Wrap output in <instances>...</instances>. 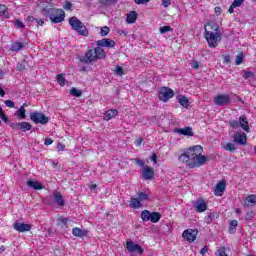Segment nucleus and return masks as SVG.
Listing matches in <instances>:
<instances>
[{
  "mask_svg": "<svg viewBox=\"0 0 256 256\" xmlns=\"http://www.w3.org/2000/svg\"><path fill=\"white\" fill-rule=\"evenodd\" d=\"M203 147L196 145L187 148L183 154L179 156L180 163H185L188 169H198L203 167L209 161V157L202 155Z\"/></svg>",
  "mask_w": 256,
  "mask_h": 256,
  "instance_id": "f257e3e1",
  "label": "nucleus"
},
{
  "mask_svg": "<svg viewBox=\"0 0 256 256\" xmlns=\"http://www.w3.org/2000/svg\"><path fill=\"white\" fill-rule=\"evenodd\" d=\"M40 13L43 17L50 19L51 23H63L65 21V11L63 9L55 8L53 0H46L41 8Z\"/></svg>",
  "mask_w": 256,
  "mask_h": 256,
  "instance_id": "f03ea898",
  "label": "nucleus"
},
{
  "mask_svg": "<svg viewBox=\"0 0 256 256\" xmlns=\"http://www.w3.org/2000/svg\"><path fill=\"white\" fill-rule=\"evenodd\" d=\"M204 39H206L208 47H211L212 49L219 47V42H221L219 24L215 22H207L204 25Z\"/></svg>",
  "mask_w": 256,
  "mask_h": 256,
  "instance_id": "7ed1b4c3",
  "label": "nucleus"
},
{
  "mask_svg": "<svg viewBox=\"0 0 256 256\" xmlns=\"http://www.w3.org/2000/svg\"><path fill=\"white\" fill-rule=\"evenodd\" d=\"M105 57H107V55L105 54V50L98 46L95 49H90L87 51L84 58V63H93V61L105 59Z\"/></svg>",
  "mask_w": 256,
  "mask_h": 256,
  "instance_id": "20e7f679",
  "label": "nucleus"
},
{
  "mask_svg": "<svg viewBox=\"0 0 256 256\" xmlns=\"http://www.w3.org/2000/svg\"><path fill=\"white\" fill-rule=\"evenodd\" d=\"M69 25L73 31H77L78 35H82L83 37H87L89 35V31L87 30V26L79 18L73 16L69 19Z\"/></svg>",
  "mask_w": 256,
  "mask_h": 256,
  "instance_id": "39448f33",
  "label": "nucleus"
},
{
  "mask_svg": "<svg viewBox=\"0 0 256 256\" xmlns=\"http://www.w3.org/2000/svg\"><path fill=\"white\" fill-rule=\"evenodd\" d=\"M174 96L175 92L173 91V89L168 87H162L160 88L158 99L160 101H163L164 103H167V101H169V99H173Z\"/></svg>",
  "mask_w": 256,
  "mask_h": 256,
  "instance_id": "423d86ee",
  "label": "nucleus"
},
{
  "mask_svg": "<svg viewBox=\"0 0 256 256\" xmlns=\"http://www.w3.org/2000/svg\"><path fill=\"white\" fill-rule=\"evenodd\" d=\"M30 119L36 125H47L49 123V117L41 112H33L30 114Z\"/></svg>",
  "mask_w": 256,
  "mask_h": 256,
  "instance_id": "0eeeda50",
  "label": "nucleus"
},
{
  "mask_svg": "<svg viewBox=\"0 0 256 256\" xmlns=\"http://www.w3.org/2000/svg\"><path fill=\"white\" fill-rule=\"evenodd\" d=\"M198 234L199 231L197 229H186L182 233V237L185 239V241H188V243H193V241L197 239Z\"/></svg>",
  "mask_w": 256,
  "mask_h": 256,
  "instance_id": "6e6552de",
  "label": "nucleus"
},
{
  "mask_svg": "<svg viewBox=\"0 0 256 256\" xmlns=\"http://www.w3.org/2000/svg\"><path fill=\"white\" fill-rule=\"evenodd\" d=\"M214 103L220 107L229 105L231 103V97L227 94H219L214 97Z\"/></svg>",
  "mask_w": 256,
  "mask_h": 256,
  "instance_id": "1a4fd4ad",
  "label": "nucleus"
},
{
  "mask_svg": "<svg viewBox=\"0 0 256 256\" xmlns=\"http://www.w3.org/2000/svg\"><path fill=\"white\" fill-rule=\"evenodd\" d=\"M126 249L128 253H139V255H143V247L133 241L126 242Z\"/></svg>",
  "mask_w": 256,
  "mask_h": 256,
  "instance_id": "9d476101",
  "label": "nucleus"
},
{
  "mask_svg": "<svg viewBox=\"0 0 256 256\" xmlns=\"http://www.w3.org/2000/svg\"><path fill=\"white\" fill-rule=\"evenodd\" d=\"M11 129H14V131H31V124L28 122H17L10 124Z\"/></svg>",
  "mask_w": 256,
  "mask_h": 256,
  "instance_id": "9b49d317",
  "label": "nucleus"
},
{
  "mask_svg": "<svg viewBox=\"0 0 256 256\" xmlns=\"http://www.w3.org/2000/svg\"><path fill=\"white\" fill-rule=\"evenodd\" d=\"M232 139L237 145H247V134L245 132H236Z\"/></svg>",
  "mask_w": 256,
  "mask_h": 256,
  "instance_id": "f8f14e48",
  "label": "nucleus"
},
{
  "mask_svg": "<svg viewBox=\"0 0 256 256\" xmlns=\"http://www.w3.org/2000/svg\"><path fill=\"white\" fill-rule=\"evenodd\" d=\"M194 209L197 213H203L207 211V202H205L203 198H199L194 204Z\"/></svg>",
  "mask_w": 256,
  "mask_h": 256,
  "instance_id": "ddd939ff",
  "label": "nucleus"
},
{
  "mask_svg": "<svg viewBox=\"0 0 256 256\" xmlns=\"http://www.w3.org/2000/svg\"><path fill=\"white\" fill-rule=\"evenodd\" d=\"M225 189H227V182H225V180L218 182L214 190V195H216V197H221L225 192Z\"/></svg>",
  "mask_w": 256,
  "mask_h": 256,
  "instance_id": "4468645a",
  "label": "nucleus"
},
{
  "mask_svg": "<svg viewBox=\"0 0 256 256\" xmlns=\"http://www.w3.org/2000/svg\"><path fill=\"white\" fill-rule=\"evenodd\" d=\"M13 227H14L15 231H18V233H25L27 231H31V225L30 224L15 222L13 224Z\"/></svg>",
  "mask_w": 256,
  "mask_h": 256,
  "instance_id": "2eb2a0df",
  "label": "nucleus"
},
{
  "mask_svg": "<svg viewBox=\"0 0 256 256\" xmlns=\"http://www.w3.org/2000/svg\"><path fill=\"white\" fill-rule=\"evenodd\" d=\"M142 177H143L144 181H149V180L153 179V177H155V171L153 170V168H151L149 166H145L142 171Z\"/></svg>",
  "mask_w": 256,
  "mask_h": 256,
  "instance_id": "dca6fc26",
  "label": "nucleus"
},
{
  "mask_svg": "<svg viewBox=\"0 0 256 256\" xmlns=\"http://www.w3.org/2000/svg\"><path fill=\"white\" fill-rule=\"evenodd\" d=\"M174 133H178V135H184L185 137H193V128L187 126L185 128H176L174 129Z\"/></svg>",
  "mask_w": 256,
  "mask_h": 256,
  "instance_id": "f3484780",
  "label": "nucleus"
},
{
  "mask_svg": "<svg viewBox=\"0 0 256 256\" xmlns=\"http://www.w3.org/2000/svg\"><path fill=\"white\" fill-rule=\"evenodd\" d=\"M96 45L98 47H108V49H113V47H115V42L109 38H104V39L98 40L96 42Z\"/></svg>",
  "mask_w": 256,
  "mask_h": 256,
  "instance_id": "a211bd4d",
  "label": "nucleus"
},
{
  "mask_svg": "<svg viewBox=\"0 0 256 256\" xmlns=\"http://www.w3.org/2000/svg\"><path fill=\"white\" fill-rule=\"evenodd\" d=\"M238 121L241 129H243V131H246V133H250L251 127H249V121L247 120V116L241 115Z\"/></svg>",
  "mask_w": 256,
  "mask_h": 256,
  "instance_id": "6ab92c4d",
  "label": "nucleus"
},
{
  "mask_svg": "<svg viewBox=\"0 0 256 256\" xmlns=\"http://www.w3.org/2000/svg\"><path fill=\"white\" fill-rule=\"evenodd\" d=\"M28 43L27 42H19L16 41L11 45L10 50L14 51L16 53H19V51H21L22 49H25V47H27Z\"/></svg>",
  "mask_w": 256,
  "mask_h": 256,
  "instance_id": "aec40b11",
  "label": "nucleus"
},
{
  "mask_svg": "<svg viewBox=\"0 0 256 256\" xmlns=\"http://www.w3.org/2000/svg\"><path fill=\"white\" fill-rule=\"evenodd\" d=\"M26 185L28 187H30V189H34L35 191H40L41 189H43V184L39 183V181H35V180H28L26 182Z\"/></svg>",
  "mask_w": 256,
  "mask_h": 256,
  "instance_id": "412c9836",
  "label": "nucleus"
},
{
  "mask_svg": "<svg viewBox=\"0 0 256 256\" xmlns=\"http://www.w3.org/2000/svg\"><path fill=\"white\" fill-rule=\"evenodd\" d=\"M244 205L246 207H253L256 205V195L255 194H250L248 195L245 200H244Z\"/></svg>",
  "mask_w": 256,
  "mask_h": 256,
  "instance_id": "4be33fe9",
  "label": "nucleus"
},
{
  "mask_svg": "<svg viewBox=\"0 0 256 256\" xmlns=\"http://www.w3.org/2000/svg\"><path fill=\"white\" fill-rule=\"evenodd\" d=\"M88 234H89V231L82 230L81 228H78V227L72 229V235H74V237L83 238V237H87Z\"/></svg>",
  "mask_w": 256,
  "mask_h": 256,
  "instance_id": "5701e85b",
  "label": "nucleus"
},
{
  "mask_svg": "<svg viewBox=\"0 0 256 256\" xmlns=\"http://www.w3.org/2000/svg\"><path fill=\"white\" fill-rule=\"evenodd\" d=\"M54 202L58 207H64L65 206V200L63 199V195L60 194V192H54Z\"/></svg>",
  "mask_w": 256,
  "mask_h": 256,
  "instance_id": "b1692460",
  "label": "nucleus"
},
{
  "mask_svg": "<svg viewBox=\"0 0 256 256\" xmlns=\"http://www.w3.org/2000/svg\"><path fill=\"white\" fill-rule=\"evenodd\" d=\"M117 115H119V111L110 109L104 114V119H106V121H111V119H114V117H117Z\"/></svg>",
  "mask_w": 256,
  "mask_h": 256,
  "instance_id": "393cba45",
  "label": "nucleus"
},
{
  "mask_svg": "<svg viewBox=\"0 0 256 256\" xmlns=\"http://www.w3.org/2000/svg\"><path fill=\"white\" fill-rule=\"evenodd\" d=\"M245 0H234L228 9V13H235L236 7H241Z\"/></svg>",
  "mask_w": 256,
  "mask_h": 256,
  "instance_id": "a878e982",
  "label": "nucleus"
},
{
  "mask_svg": "<svg viewBox=\"0 0 256 256\" xmlns=\"http://www.w3.org/2000/svg\"><path fill=\"white\" fill-rule=\"evenodd\" d=\"M137 21V12L130 11L127 15L126 22L131 25Z\"/></svg>",
  "mask_w": 256,
  "mask_h": 256,
  "instance_id": "bb28decb",
  "label": "nucleus"
},
{
  "mask_svg": "<svg viewBox=\"0 0 256 256\" xmlns=\"http://www.w3.org/2000/svg\"><path fill=\"white\" fill-rule=\"evenodd\" d=\"M0 17H4L5 19H9V8L6 5L0 4Z\"/></svg>",
  "mask_w": 256,
  "mask_h": 256,
  "instance_id": "cd10ccee",
  "label": "nucleus"
},
{
  "mask_svg": "<svg viewBox=\"0 0 256 256\" xmlns=\"http://www.w3.org/2000/svg\"><path fill=\"white\" fill-rule=\"evenodd\" d=\"M130 207L132 209H141V202L139 201L138 198L131 197L130 198Z\"/></svg>",
  "mask_w": 256,
  "mask_h": 256,
  "instance_id": "c85d7f7f",
  "label": "nucleus"
},
{
  "mask_svg": "<svg viewBox=\"0 0 256 256\" xmlns=\"http://www.w3.org/2000/svg\"><path fill=\"white\" fill-rule=\"evenodd\" d=\"M25 106H27V104H24L23 106H21V107L16 111V115H17V117H19L20 119H26V118H27Z\"/></svg>",
  "mask_w": 256,
  "mask_h": 256,
  "instance_id": "c756f323",
  "label": "nucleus"
},
{
  "mask_svg": "<svg viewBox=\"0 0 256 256\" xmlns=\"http://www.w3.org/2000/svg\"><path fill=\"white\" fill-rule=\"evenodd\" d=\"M221 147H222V149H224V151H229L230 153H235V151L237 149L235 147V144H233L231 142H228L225 145H222Z\"/></svg>",
  "mask_w": 256,
  "mask_h": 256,
  "instance_id": "7c9ffc66",
  "label": "nucleus"
},
{
  "mask_svg": "<svg viewBox=\"0 0 256 256\" xmlns=\"http://www.w3.org/2000/svg\"><path fill=\"white\" fill-rule=\"evenodd\" d=\"M151 223H159L161 221V214L159 212H152L150 214Z\"/></svg>",
  "mask_w": 256,
  "mask_h": 256,
  "instance_id": "2f4dec72",
  "label": "nucleus"
},
{
  "mask_svg": "<svg viewBox=\"0 0 256 256\" xmlns=\"http://www.w3.org/2000/svg\"><path fill=\"white\" fill-rule=\"evenodd\" d=\"M178 103L185 109H187V107H189V99H187V97H185V96H179Z\"/></svg>",
  "mask_w": 256,
  "mask_h": 256,
  "instance_id": "473e14b6",
  "label": "nucleus"
},
{
  "mask_svg": "<svg viewBox=\"0 0 256 256\" xmlns=\"http://www.w3.org/2000/svg\"><path fill=\"white\" fill-rule=\"evenodd\" d=\"M142 221H150L151 220V212L149 210H143L141 212Z\"/></svg>",
  "mask_w": 256,
  "mask_h": 256,
  "instance_id": "72a5a7b5",
  "label": "nucleus"
},
{
  "mask_svg": "<svg viewBox=\"0 0 256 256\" xmlns=\"http://www.w3.org/2000/svg\"><path fill=\"white\" fill-rule=\"evenodd\" d=\"M26 67H27V60L24 59L17 63L16 69L17 71H25Z\"/></svg>",
  "mask_w": 256,
  "mask_h": 256,
  "instance_id": "f704fd0d",
  "label": "nucleus"
},
{
  "mask_svg": "<svg viewBox=\"0 0 256 256\" xmlns=\"http://www.w3.org/2000/svg\"><path fill=\"white\" fill-rule=\"evenodd\" d=\"M237 225H239L237 220H232L230 222L229 233H231V235H233V233H235V231H237Z\"/></svg>",
  "mask_w": 256,
  "mask_h": 256,
  "instance_id": "c9c22d12",
  "label": "nucleus"
},
{
  "mask_svg": "<svg viewBox=\"0 0 256 256\" xmlns=\"http://www.w3.org/2000/svg\"><path fill=\"white\" fill-rule=\"evenodd\" d=\"M56 80L58 81L59 85H61V87H65L67 79H65V76H63V74H58L56 76Z\"/></svg>",
  "mask_w": 256,
  "mask_h": 256,
  "instance_id": "e433bc0d",
  "label": "nucleus"
},
{
  "mask_svg": "<svg viewBox=\"0 0 256 256\" xmlns=\"http://www.w3.org/2000/svg\"><path fill=\"white\" fill-rule=\"evenodd\" d=\"M215 219V213H208L205 217H204V221L205 223H207V225H209L210 223L213 222V220Z\"/></svg>",
  "mask_w": 256,
  "mask_h": 256,
  "instance_id": "4c0bfd02",
  "label": "nucleus"
},
{
  "mask_svg": "<svg viewBox=\"0 0 256 256\" xmlns=\"http://www.w3.org/2000/svg\"><path fill=\"white\" fill-rule=\"evenodd\" d=\"M70 95L73 97H81L83 95V92L81 90H78L77 88H72L70 90Z\"/></svg>",
  "mask_w": 256,
  "mask_h": 256,
  "instance_id": "58836bf2",
  "label": "nucleus"
},
{
  "mask_svg": "<svg viewBox=\"0 0 256 256\" xmlns=\"http://www.w3.org/2000/svg\"><path fill=\"white\" fill-rule=\"evenodd\" d=\"M137 198L139 199L140 202H143V201H147L149 199V195L144 192H139Z\"/></svg>",
  "mask_w": 256,
  "mask_h": 256,
  "instance_id": "ea45409f",
  "label": "nucleus"
},
{
  "mask_svg": "<svg viewBox=\"0 0 256 256\" xmlns=\"http://www.w3.org/2000/svg\"><path fill=\"white\" fill-rule=\"evenodd\" d=\"M109 31H110V29H109L108 26H103V27L101 28V30H100V35H101L102 37H107V35H109Z\"/></svg>",
  "mask_w": 256,
  "mask_h": 256,
  "instance_id": "a19ab883",
  "label": "nucleus"
},
{
  "mask_svg": "<svg viewBox=\"0 0 256 256\" xmlns=\"http://www.w3.org/2000/svg\"><path fill=\"white\" fill-rule=\"evenodd\" d=\"M243 59H245V56H243V53L241 52L236 56V60H235L236 65H241V63H243Z\"/></svg>",
  "mask_w": 256,
  "mask_h": 256,
  "instance_id": "79ce46f5",
  "label": "nucleus"
},
{
  "mask_svg": "<svg viewBox=\"0 0 256 256\" xmlns=\"http://www.w3.org/2000/svg\"><path fill=\"white\" fill-rule=\"evenodd\" d=\"M230 127H232V129H239V120H230L229 122Z\"/></svg>",
  "mask_w": 256,
  "mask_h": 256,
  "instance_id": "37998d69",
  "label": "nucleus"
},
{
  "mask_svg": "<svg viewBox=\"0 0 256 256\" xmlns=\"http://www.w3.org/2000/svg\"><path fill=\"white\" fill-rule=\"evenodd\" d=\"M168 31H173V28H171V26H162V27H160V33L162 35H165V33H168Z\"/></svg>",
  "mask_w": 256,
  "mask_h": 256,
  "instance_id": "c03bdc74",
  "label": "nucleus"
},
{
  "mask_svg": "<svg viewBox=\"0 0 256 256\" xmlns=\"http://www.w3.org/2000/svg\"><path fill=\"white\" fill-rule=\"evenodd\" d=\"M63 9H65V11H71V9H73V4L69 1H65L63 4Z\"/></svg>",
  "mask_w": 256,
  "mask_h": 256,
  "instance_id": "a18cd8bd",
  "label": "nucleus"
},
{
  "mask_svg": "<svg viewBox=\"0 0 256 256\" xmlns=\"http://www.w3.org/2000/svg\"><path fill=\"white\" fill-rule=\"evenodd\" d=\"M216 256H229V255H227L226 248H225V247H221V248L216 252Z\"/></svg>",
  "mask_w": 256,
  "mask_h": 256,
  "instance_id": "49530a36",
  "label": "nucleus"
},
{
  "mask_svg": "<svg viewBox=\"0 0 256 256\" xmlns=\"http://www.w3.org/2000/svg\"><path fill=\"white\" fill-rule=\"evenodd\" d=\"M15 25L18 29H25V24L19 19L15 20Z\"/></svg>",
  "mask_w": 256,
  "mask_h": 256,
  "instance_id": "de8ad7c7",
  "label": "nucleus"
},
{
  "mask_svg": "<svg viewBox=\"0 0 256 256\" xmlns=\"http://www.w3.org/2000/svg\"><path fill=\"white\" fill-rule=\"evenodd\" d=\"M5 105L6 107H10V109L15 108V102H13L12 100H6Z\"/></svg>",
  "mask_w": 256,
  "mask_h": 256,
  "instance_id": "09e8293b",
  "label": "nucleus"
},
{
  "mask_svg": "<svg viewBox=\"0 0 256 256\" xmlns=\"http://www.w3.org/2000/svg\"><path fill=\"white\" fill-rule=\"evenodd\" d=\"M150 1L151 0H134V3H136V5H147Z\"/></svg>",
  "mask_w": 256,
  "mask_h": 256,
  "instance_id": "8fccbe9b",
  "label": "nucleus"
},
{
  "mask_svg": "<svg viewBox=\"0 0 256 256\" xmlns=\"http://www.w3.org/2000/svg\"><path fill=\"white\" fill-rule=\"evenodd\" d=\"M59 223H62V225H67V223H69V219L65 218V217H60L58 219Z\"/></svg>",
  "mask_w": 256,
  "mask_h": 256,
  "instance_id": "3c124183",
  "label": "nucleus"
},
{
  "mask_svg": "<svg viewBox=\"0 0 256 256\" xmlns=\"http://www.w3.org/2000/svg\"><path fill=\"white\" fill-rule=\"evenodd\" d=\"M190 65L192 69H199V61H192Z\"/></svg>",
  "mask_w": 256,
  "mask_h": 256,
  "instance_id": "603ef678",
  "label": "nucleus"
},
{
  "mask_svg": "<svg viewBox=\"0 0 256 256\" xmlns=\"http://www.w3.org/2000/svg\"><path fill=\"white\" fill-rule=\"evenodd\" d=\"M116 75H123V68L121 66L116 67Z\"/></svg>",
  "mask_w": 256,
  "mask_h": 256,
  "instance_id": "864d4df0",
  "label": "nucleus"
},
{
  "mask_svg": "<svg viewBox=\"0 0 256 256\" xmlns=\"http://www.w3.org/2000/svg\"><path fill=\"white\" fill-rule=\"evenodd\" d=\"M163 7H169L171 5V0H162Z\"/></svg>",
  "mask_w": 256,
  "mask_h": 256,
  "instance_id": "5fc2aeb1",
  "label": "nucleus"
},
{
  "mask_svg": "<svg viewBox=\"0 0 256 256\" xmlns=\"http://www.w3.org/2000/svg\"><path fill=\"white\" fill-rule=\"evenodd\" d=\"M44 145L49 146V145H53V139L51 138H47L44 142Z\"/></svg>",
  "mask_w": 256,
  "mask_h": 256,
  "instance_id": "6e6d98bb",
  "label": "nucleus"
},
{
  "mask_svg": "<svg viewBox=\"0 0 256 256\" xmlns=\"http://www.w3.org/2000/svg\"><path fill=\"white\" fill-rule=\"evenodd\" d=\"M252 217H255V212L251 211L248 213L245 217L246 220L252 219Z\"/></svg>",
  "mask_w": 256,
  "mask_h": 256,
  "instance_id": "4d7b16f0",
  "label": "nucleus"
},
{
  "mask_svg": "<svg viewBox=\"0 0 256 256\" xmlns=\"http://www.w3.org/2000/svg\"><path fill=\"white\" fill-rule=\"evenodd\" d=\"M136 165L139 167H143L145 165V162L141 159H136Z\"/></svg>",
  "mask_w": 256,
  "mask_h": 256,
  "instance_id": "13d9d810",
  "label": "nucleus"
},
{
  "mask_svg": "<svg viewBox=\"0 0 256 256\" xmlns=\"http://www.w3.org/2000/svg\"><path fill=\"white\" fill-rule=\"evenodd\" d=\"M36 23H37V25L43 26V25H45V20H43V19H36Z\"/></svg>",
  "mask_w": 256,
  "mask_h": 256,
  "instance_id": "bf43d9fd",
  "label": "nucleus"
},
{
  "mask_svg": "<svg viewBox=\"0 0 256 256\" xmlns=\"http://www.w3.org/2000/svg\"><path fill=\"white\" fill-rule=\"evenodd\" d=\"M104 3L105 5H113L116 3V0H105Z\"/></svg>",
  "mask_w": 256,
  "mask_h": 256,
  "instance_id": "052dcab7",
  "label": "nucleus"
},
{
  "mask_svg": "<svg viewBox=\"0 0 256 256\" xmlns=\"http://www.w3.org/2000/svg\"><path fill=\"white\" fill-rule=\"evenodd\" d=\"M231 62V56L230 55H226L224 57V63H230Z\"/></svg>",
  "mask_w": 256,
  "mask_h": 256,
  "instance_id": "680f3d73",
  "label": "nucleus"
},
{
  "mask_svg": "<svg viewBox=\"0 0 256 256\" xmlns=\"http://www.w3.org/2000/svg\"><path fill=\"white\" fill-rule=\"evenodd\" d=\"M214 11H215L216 15H221V7H215Z\"/></svg>",
  "mask_w": 256,
  "mask_h": 256,
  "instance_id": "e2e57ef3",
  "label": "nucleus"
},
{
  "mask_svg": "<svg viewBox=\"0 0 256 256\" xmlns=\"http://www.w3.org/2000/svg\"><path fill=\"white\" fill-rule=\"evenodd\" d=\"M0 118L1 119H7V117L5 116V114L3 113V108L0 107Z\"/></svg>",
  "mask_w": 256,
  "mask_h": 256,
  "instance_id": "0e129e2a",
  "label": "nucleus"
},
{
  "mask_svg": "<svg viewBox=\"0 0 256 256\" xmlns=\"http://www.w3.org/2000/svg\"><path fill=\"white\" fill-rule=\"evenodd\" d=\"M207 251H208V248H207V246H205L204 248H202L200 250V254L205 255V253H207Z\"/></svg>",
  "mask_w": 256,
  "mask_h": 256,
  "instance_id": "69168bd1",
  "label": "nucleus"
},
{
  "mask_svg": "<svg viewBox=\"0 0 256 256\" xmlns=\"http://www.w3.org/2000/svg\"><path fill=\"white\" fill-rule=\"evenodd\" d=\"M37 18L33 17V16H28L27 17V21H29L30 23H33V21H36Z\"/></svg>",
  "mask_w": 256,
  "mask_h": 256,
  "instance_id": "338daca9",
  "label": "nucleus"
},
{
  "mask_svg": "<svg viewBox=\"0 0 256 256\" xmlns=\"http://www.w3.org/2000/svg\"><path fill=\"white\" fill-rule=\"evenodd\" d=\"M252 76H253V73L251 72H246L244 75L245 79H249V77H252Z\"/></svg>",
  "mask_w": 256,
  "mask_h": 256,
  "instance_id": "774afa93",
  "label": "nucleus"
}]
</instances>
